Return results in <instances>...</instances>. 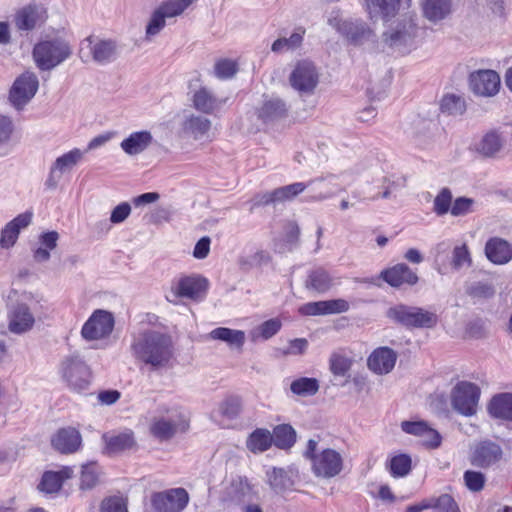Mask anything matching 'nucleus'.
I'll return each instance as SVG.
<instances>
[{"instance_id":"f3484780","label":"nucleus","mask_w":512,"mask_h":512,"mask_svg":"<svg viewBox=\"0 0 512 512\" xmlns=\"http://www.w3.org/2000/svg\"><path fill=\"white\" fill-rule=\"evenodd\" d=\"M469 84L476 95L492 97L499 92L501 81L494 70H478L470 74Z\"/></svg>"},{"instance_id":"4be33fe9","label":"nucleus","mask_w":512,"mask_h":512,"mask_svg":"<svg viewBox=\"0 0 512 512\" xmlns=\"http://www.w3.org/2000/svg\"><path fill=\"white\" fill-rule=\"evenodd\" d=\"M46 20L45 10L38 5H28L17 11L14 23L20 31H31Z\"/></svg>"},{"instance_id":"bb28decb","label":"nucleus","mask_w":512,"mask_h":512,"mask_svg":"<svg viewBox=\"0 0 512 512\" xmlns=\"http://www.w3.org/2000/svg\"><path fill=\"white\" fill-rule=\"evenodd\" d=\"M381 275L393 287H399L403 284L414 285L418 281L416 273L403 263L384 270Z\"/></svg>"},{"instance_id":"ddd939ff","label":"nucleus","mask_w":512,"mask_h":512,"mask_svg":"<svg viewBox=\"0 0 512 512\" xmlns=\"http://www.w3.org/2000/svg\"><path fill=\"white\" fill-rule=\"evenodd\" d=\"M254 491L247 478L242 476L231 477L226 481L220 492V500L226 508L239 506L253 499Z\"/></svg>"},{"instance_id":"9d476101","label":"nucleus","mask_w":512,"mask_h":512,"mask_svg":"<svg viewBox=\"0 0 512 512\" xmlns=\"http://www.w3.org/2000/svg\"><path fill=\"white\" fill-rule=\"evenodd\" d=\"M328 24L344 36L351 44L362 45L375 40V33L362 20H343L339 17V14L336 13L329 17Z\"/></svg>"},{"instance_id":"37998d69","label":"nucleus","mask_w":512,"mask_h":512,"mask_svg":"<svg viewBox=\"0 0 512 512\" xmlns=\"http://www.w3.org/2000/svg\"><path fill=\"white\" fill-rule=\"evenodd\" d=\"M193 102L197 110L210 114L220 108L225 99H218L208 89L201 88L194 94Z\"/></svg>"},{"instance_id":"a19ab883","label":"nucleus","mask_w":512,"mask_h":512,"mask_svg":"<svg viewBox=\"0 0 512 512\" xmlns=\"http://www.w3.org/2000/svg\"><path fill=\"white\" fill-rule=\"evenodd\" d=\"M210 337L214 340H220L227 343L230 347L242 349L246 334L242 330H235L226 327H218L210 332Z\"/></svg>"},{"instance_id":"cd10ccee","label":"nucleus","mask_w":512,"mask_h":512,"mask_svg":"<svg viewBox=\"0 0 512 512\" xmlns=\"http://www.w3.org/2000/svg\"><path fill=\"white\" fill-rule=\"evenodd\" d=\"M365 4L371 19L381 17L386 22L395 17L400 8V0H365Z\"/></svg>"},{"instance_id":"680f3d73","label":"nucleus","mask_w":512,"mask_h":512,"mask_svg":"<svg viewBox=\"0 0 512 512\" xmlns=\"http://www.w3.org/2000/svg\"><path fill=\"white\" fill-rule=\"evenodd\" d=\"M433 512H460L454 499L448 494H442L435 498Z\"/></svg>"},{"instance_id":"603ef678","label":"nucleus","mask_w":512,"mask_h":512,"mask_svg":"<svg viewBox=\"0 0 512 512\" xmlns=\"http://www.w3.org/2000/svg\"><path fill=\"white\" fill-rule=\"evenodd\" d=\"M307 189L304 182H295L286 186L276 188L277 200L279 203L291 201Z\"/></svg>"},{"instance_id":"bf43d9fd","label":"nucleus","mask_w":512,"mask_h":512,"mask_svg":"<svg viewBox=\"0 0 512 512\" xmlns=\"http://www.w3.org/2000/svg\"><path fill=\"white\" fill-rule=\"evenodd\" d=\"M474 200L468 197H458L451 207V215L455 217L465 216L473 212Z\"/></svg>"},{"instance_id":"a18cd8bd","label":"nucleus","mask_w":512,"mask_h":512,"mask_svg":"<svg viewBox=\"0 0 512 512\" xmlns=\"http://www.w3.org/2000/svg\"><path fill=\"white\" fill-rule=\"evenodd\" d=\"M282 323L278 318L269 319L250 331V338L253 342L268 340L276 335L281 329Z\"/></svg>"},{"instance_id":"6e6552de","label":"nucleus","mask_w":512,"mask_h":512,"mask_svg":"<svg viewBox=\"0 0 512 512\" xmlns=\"http://www.w3.org/2000/svg\"><path fill=\"white\" fill-rule=\"evenodd\" d=\"M60 373L69 389L75 392L86 390L90 384V370L84 360L77 354L63 359Z\"/></svg>"},{"instance_id":"393cba45","label":"nucleus","mask_w":512,"mask_h":512,"mask_svg":"<svg viewBox=\"0 0 512 512\" xmlns=\"http://www.w3.org/2000/svg\"><path fill=\"white\" fill-rule=\"evenodd\" d=\"M103 440L108 454H118L135 446L134 433L129 429L106 433Z\"/></svg>"},{"instance_id":"dca6fc26","label":"nucleus","mask_w":512,"mask_h":512,"mask_svg":"<svg viewBox=\"0 0 512 512\" xmlns=\"http://www.w3.org/2000/svg\"><path fill=\"white\" fill-rule=\"evenodd\" d=\"M38 87L39 81L35 73L27 71L21 74L16 78L10 90L9 99L12 105L21 109L34 97Z\"/></svg>"},{"instance_id":"c756f323","label":"nucleus","mask_w":512,"mask_h":512,"mask_svg":"<svg viewBox=\"0 0 512 512\" xmlns=\"http://www.w3.org/2000/svg\"><path fill=\"white\" fill-rule=\"evenodd\" d=\"M73 470L70 467H63L58 471H47L43 474L39 484L40 491L46 494L58 492L63 482L72 477Z\"/></svg>"},{"instance_id":"f03ea898","label":"nucleus","mask_w":512,"mask_h":512,"mask_svg":"<svg viewBox=\"0 0 512 512\" xmlns=\"http://www.w3.org/2000/svg\"><path fill=\"white\" fill-rule=\"evenodd\" d=\"M318 442L310 439L307 443L304 457L311 462V470L316 477L333 478L343 469V457L334 449L326 448L317 451Z\"/></svg>"},{"instance_id":"e2e57ef3","label":"nucleus","mask_w":512,"mask_h":512,"mask_svg":"<svg viewBox=\"0 0 512 512\" xmlns=\"http://www.w3.org/2000/svg\"><path fill=\"white\" fill-rule=\"evenodd\" d=\"M165 20H166V17H164V15L161 14L158 11V9H156L153 12L151 19L146 27V36L152 37V36L157 35L165 27V24H166Z\"/></svg>"},{"instance_id":"58836bf2","label":"nucleus","mask_w":512,"mask_h":512,"mask_svg":"<svg viewBox=\"0 0 512 512\" xmlns=\"http://www.w3.org/2000/svg\"><path fill=\"white\" fill-rule=\"evenodd\" d=\"M266 476L271 489L276 493H283L290 490L294 485V480L289 471L284 468L273 467L267 470Z\"/></svg>"},{"instance_id":"4468645a","label":"nucleus","mask_w":512,"mask_h":512,"mask_svg":"<svg viewBox=\"0 0 512 512\" xmlns=\"http://www.w3.org/2000/svg\"><path fill=\"white\" fill-rule=\"evenodd\" d=\"M114 324L115 320L111 312L98 309L82 326L81 335L87 341L105 339L112 333Z\"/></svg>"},{"instance_id":"e433bc0d","label":"nucleus","mask_w":512,"mask_h":512,"mask_svg":"<svg viewBox=\"0 0 512 512\" xmlns=\"http://www.w3.org/2000/svg\"><path fill=\"white\" fill-rule=\"evenodd\" d=\"M306 30L304 27H296L289 37H280L271 45V51L277 54L295 51L303 44Z\"/></svg>"},{"instance_id":"a211bd4d","label":"nucleus","mask_w":512,"mask_h":512,"mask_svg":"<svg viewBox=\"0 0 512 512\" xmlns=\"http://www.w3.org/2000/svg\"><path fill=\"white\" fill-rule=\"evenodd\" d=\"M503 455L501 447L492 441H481L475 445L471 452L470 462L479 468H488L496 464Z\"/></svg>"},{"instance_id":"f8f14e48","label":"nucleus","mask_w":512,"mask_h":512,"mask_svg":"<svg viewBox=\"0 0 512 512\" xmlns=\"http://www.w3.org/2000/svg\"><path fill=\"white\" fill-rule=\"evenodd\" d=\"M289 83L300 95H311L319 83V71L313 62L300 60L289 75Z\"/></svg>"},{"instance_id":"864d4df0","label":"nucleus","mask_w":512,"mask_h":512,"mask_svg":"<svg viewBox=\"0 0 512 512\" xmlns=\"http://www.w3.org/2000/svg\"><path fill=\"white\" fill-rule=\"evenodd\" d=\"M191 4V0H169L162 3L157 9L166 18H172L183 13Z\"/></svg>"},{"instance_id":"052dcab7","label":"nucleus","mask_w":512,"mask_h":512,"mask_svg":"<svg viewBox=\"0 0 512 512\" xmlns=\"http://www.w3.org/2000/svg\"><path fill=\"white\" fill-rule=\"evenodd\" d=\"M464 482L470 491H481L485 484V476L478 471L467 470L464 473Z\"/></svg>"},{"instance_id":"b1692460","label":"nucleus","mask_w":512,"mask_h":512,"mask_svg":"<svg viewBox=\"0 0 512 512\" xmlns=\"http://www.w3.org/2000/svg\"><path fill=\"white\" fill-rule=\"evenodd\" d=\"M82 438L74 428H62L52 438L51 443L55 450L63 454L76 452L81 446Z\"/></svg>"},{"instance_id":"79ce46f5","label":"nucleus","mask_w":512,"mask_h":512,"mask_svg":"<svg viewBox=\"0 0 512 512\" xmlns=\"http://www.w3.org/2000/svg\"><path fill=\"white\" fill-rule=\"evenodd\" d=\"M272 444V434L264 428L255 429L246 440L247 449L254 454L267 451Z\"/></svg>"},{"instance_id":"6ab92c4d","label":"nucleus","mask_w":512,"mask_h":512,"mask_svg":"<svg viewBox=\"0 0 512 512\" xmlns=\"http://www.w3.org/2000/svg\"><path fill=\"white\" fill-rule=\"evenodd\" d=\"M417 32V27L412 19H404L395 26L390 27L383 34L384 41L391 47L410 45Z\"/></svg>"},{"instance_id":"412c9836","label":"nucleus","mask_w":512,"mask_h":512,"mask_svg":"<svg viewBox=\"0 0 512 512\" xmlns=\"http://www.w3.org/2000/svg\"><path fill=\"white\" fill-rule=\"evenodd\" d=\"M32 217L33 213L26 211L9 221L1 230L0 247L6 250L12 248L18 240L21 230L31 224Z\"/></svg>"},{"instance_id":"0eeeda50","label":"nucleus","mask_w":512,"mask_h":512,"mask_svg":"<svg viewBox=\"0 0 512 512\" xmlns=\"http://www.w3.org/2000/svg\"><path fill=\"white\" fill-rule=\"evenodd\" d=\"M208 289V280L200 275L182 276L171 284L166 299L171 303H177L179 298L194 301L204 299Z\"/></svg>"},{"instance_id":"8fccbe9b","label":"nucleus","mask_w":512,"mask_h":512,"mask_svg":"<svg viewBox=\"0 0 512 512\" xmlns=\"http://www.w3.org/2000/svg\"><path fill=\"white\" fill-rule=\"evenodd\" d=\"M290 389L298 396H312L318 392L319 383L315 378L301 377L291 383Z\"/></svg>"},{"instance_id":"39448f33","label":"nucleus","mask_w":512,"mask_h":512,"mask_svg":"<svg viewBox=\"0 0 512 512\" xmlns=\"http://www.w3.org/2000/svg\"><path fill=\"white\" fill-rule=\"evenodd\" d=\"M166 415L154 417L150 424L151 434L160 441L173 438L177 433L186 432L189 418L180 408H161Z\"/></svg>"},{"instance_id":"0e129e2a","label":"nucleus","mask_w":512,"mask_h":512,"mask_svg":"<svg viewBox=\"0 0 512 512\" xmlns=\"http://www.w3.org/2000/svg\"><path fill=\"white\" fill-rule=\"evenodd\" d=\"M302 315H329L327 300L318 302H309L299 308Z\"/></svg>"},{"instance_id":"4d7b16f0","label":"nucleus","mask_w":512,"mask_h":512,"mask_svg":"<svg viewBox=\"0 0 512 512\" xmlns=\"http://www.w3.org/2000/svg\"><path fill=\"white\" fill-rule=\"evenodd\" d=\"M237 72V63L231 59H220L215 63L214 73L219 79H228Z\"/></svg>"},{"instance_id":"473e14b6","label":"nucleus","mask_w":512,"mask_h":512,"mask_svg":"<svg viewBox=\"0 0 512 512\" xmlns=\"http://www.w3.org/2000/svg\"><path fill=\"white\" fill-rule=\"evenodd\" d=\"M241 411V399L237 396H229L219 403L218 408L211 412V419L222 424V419L233 420Z\"/></svg>"},{"instance_id":"13d9d810","label":"nucleus","mask_w":512,"mask_h":512,"mask_svg":"<svg viewBox=\"0 0 512 512\" xmlns=\"http://www.w3.org/2000/svg\"><path fill=\"white\" fill-rule=\"evenodd\" d=\"M451 264L456 270L471 265V257L465 244L454 248Z\"/></svg>"},{"instance_id":"20e7f679","label":"nucleus","mask_w":512,"mask_h":512,"mask_svg":"<svg viewBox=\"0 0 512 512\" xmlns=\"http://www.w3.org/2000/svg\"><path fill=\"white\" fill-rule=\"evenodd\" d=\"M353 181L348 172L338 175L327 174L309 180L306 185L309 193L305 197L306 202H318L334 197L339 191H344Z\"/></svg>"},{"instance_id":"c9c22d12","label":"nucleus","mask_w":512,"mask_h":512,"mask_svg":"<svg viewBox=\"0 0 512 512\" xmlns=\"http://www.w3.org/2000/svg\"><path fill=\"white\" fill-rule=\"evenodd\" d=\"M451 8V0H424L422 2L424 17L433 23L445 19L451 13Z\"/></svg>"},{"instance_id":"de8ad7c7","label":"nucleus","mask_w":512,"mask_h":512,"mask_svg":"<svg viewBox=\"0 0 512 512\" xmlns=\"http://www.w3.org/2000/svg\"><path fill=\"white\" fill-rule=\"evenodd\" d=\"M210 128V120L203 116H190L184 123L185 131L191 133L195 139L205 136Z\"/></svg>"},{"instance_id":"7ed1b4c3","label":"nucleus","mask_w":512,"mask_h":512,"mask_svg":"<svg viewBox=\"0 0 512 512\" xmlns=\"http://www.w3.org/2000/svg\"><path fill=\"white\" fill-rule=\"evenodd\" d=\"M72 55V48L62 37H54L37 43L33 58L40 70L49 71L66 61Z\"/></svg>"},{"instance_id":"49530a36","label":"nucleus","mask_w":512,"mask_h":512,"mask_svg":"<svg viewBox=\"0 0 512 512\" xmlns=\"http://www.w3.org/2000/svg\"><path fill=\"white\" fill-rule=\"evenodd\" d=\"M83 154L84 153L80 149L74 148L58 157L54 161L52 167L63 175L64 173L71 171L77 165V163L82 159Z\"/></svg>"},{"instance_id":"4c0bfd02","label":"nucleus","mask_w":512,"mask_h":512,"mask_svg":"<svg viewBox=\"0 0 512 512\" xmlns=\"http://www.w3.org/2000/svg\"><path fill=\"white\" fill-rule=\"evenodd\" d=\"M353 359L346 349L333 351L329 358L330 371L334 376L345 377L348 375Z\"/></svg>"},{"instance_id":"f704fd0d","label":"nucleus","mask_w":512,"mask_h":512,"mask_svg":"<svg viewBox=\"0 0 512 512\" xmlns=\"http://www.w3.org/2000/svg\"><path fill=\"white\" fill-rule=\"evenodd\" d=\"M487 410L493 418L512 421V393L493 396Z\"/></svg>"},{"instance_id":"a878e982","label":"nucleus","mask_w":512,"mask_h":512,"mask_svg":"<svg viewBox=\"0 0 512 512\" xmlns=\"http://www.w3.org/2000/svg\"><path fill=\"white\" fill-rule=\"evenodd\" d=\"M485 254L492 263L503 265L512 259V247L506 240L493 237L485 245Z\"/></svg>"},{"instance_id":"1a4fd4ad","label":"nucleus","mask_w":512,"mask_h":512,"mask_svg":"<svg viewBox=\"0 0 512 512\" xmlns=\"http://www.w3.org/2000/svg\"><path fill=\"white\" fill-rule=\"evenodd\" d=\"M387 316L406 327L413 328H432L438 322V317L435 313L423 308L406 305L391 307L387 312Z\"/></svg>"},{"instance_id":"ea45409f","label":"nucleus","mask_w":512,"mask_h":512,"mask_svg":"<svg viewBox=\"0 0 512 512\" xmlns=\"http://www.w3.org/2000/svg\"><path fill=\"white\" fill-rule=\"evenodd\" d=\"M287 113V107L280 98L266 100L258 111V116L264 122H273L283 118Z\"/></svg>"},{"instance_id":"c03bdc74","label":"nucleus","mask_w":512,"mask_h":512,"mask_svg":"<svg viewBox=\"0 0 512 512\" xmlns=\"http://www.w3.org/2000/svg\"><path fill=\"white\" fill-rule=\"evenodd\" d=\"M273 444L280 449H289L296 442V431L289 424H280L273 429Z\"/></svg>"},{"instance_id":"338daca9","label":"nucleus","mask_w":512,"mask_h":512,"mask_svg":"<svg viewBox=\"0 0 512 512\" xmlns=\"http://www.w3.org/2000/svg\"><path fill=\"white\" fill-rule=\"evenodd\" d=\"M131 213V206L128 202L118 204L111 212L110 221L113 224L124 222Z\"/></svg>"},{"instance_id":"f257e3e1","label":"nucleus","mask_w":512,"mask_h":512,"mask_svg":"<svg viewBox=\"0 0 512 512\" xmlns=\"http://www.w3.org/2000/svg\"><path fill=\"white\" fill-rule=\"evenodd\" d=\"M130 351L134 359L152 372H163L173 368L176 349L170 334L145 329L132 337Z\"/></svg>"},{"instance_id":"72a5a7b5","label":"nucleus","mask_w":512,"mask_h":512,"mask_svg":"<svg viewBox=\"0 0 512 512\" xmlns=\"http://www.w3.org/2000/svg\"><path fill=\"white\" fill-rule=\"evenodd\" d=\"M334 277L324 268L312 269L307 276L305 286L308 290L325 293L334 286Z\"/></svg>"},{"instance_id":"3c124183","label":"nucleus","mask_w":512,"mask_h":512,"mask_svg":"<svg viewBox=\"0 0 512 512\" xmlns=\"http://www.w3.org/2000/svg\"><path fill=\"white\" fill-rule=\"evenodd\" d=\"M411 458L407 454L395 455L390 459L389 471L395 478L405 477L411 471Z\"/></svg>"},{"instance_id":"5fc2aeb1","label":"nucleus","mask_w":512,"mask_h":512,"mask_svg":"<svg viewBox=\"0 0 512 512\" xmlns=\"http://www.w3.org/2000/svg\"><path fill=\"white\" fill-rule=\"evenodd\" d=\"M452 207V192L449 188H442L434 199L433 211L438 216H443L449 211L451 212Z\"/></svg>"},{"instance_id":"6e6d98bb","label":"nucleus","mask_w":512,"mask_h":512,"mask_svg":"<svg viewBox=\"0 0 512 512\" xmlns=\"http://www.w3.org/2000/svg\"><path fill=\"white\" fill-rule=\"evenodd\" d=\"M100 470L96 463H88L82 466L81 488L91 489L99 480Z\"/></svg>"},{"instance_id":"c85d7f7f","label":"nucleus","mask_w":512,"mask_h":512,"mask_svg":"<svg viewBox=\"0 0 512 512\" xmlns=\"http://www.w3.org/2000/svg\"><path fill=\"white\" fill-rule=\"evenodd\" d=\"M505 141L506 139L500 131L490 130L482 136L476 145V151L484 157L493 158L502 150Z\"/></svg>"},{"instance_id":"7c9ffc66","label":"nucleus","mask_w":512,"mask_h":512,"mask_svg":"<svg viewBox=\"0 0 512 512\" xmlns=\"http://www.w3.org/2000/svg\"><path fill=\"white\" fill-rule=\"evenodd\" d=\"M58 240L59 233L56 231H47L40 234L37 247L32 249L35 262H47L51 257L50 251L57 247Z\"/></svg>"},{"instance_id":"09e8293b","label":"nucleus","mask_w":512,"mask_h":512,"mask_svg":"<svg viewBox=\"0 0 512 512\" xmlns=\"http://www.w3.org/2000/svg\"><path fill=\"white\" fill-rule=\"evenodd\" d=\"M440 109L448 115H462L466 110L465 100L459 95L447 94L441 99Z\"/></svg>"},{"instance_id":"423d86ee","label":"nucleus","mask_w":512,"mask_h":512,"mask_svg":"<svg viewBox=\"0 0 512 512\" xmlns=\"http://www.w3.org/2000/svg\"><path fill=\"white\" fill-rule=\"evenodd\" d=\"M118 55V45L111 39L89 36L81 43L80 57L83 62L92 60L97 64L106 65L115 61Z\"/></svg>"},{"instance_id":"9b49d317","label":"nucleus","mask_w":512,"mask_h":512,"mask_svg":"<svg viewBox=\"0 0 512 512\" xmlns=\"http://www.w3.org/2000/svg\"><path fill=\"white\" fill-rule=\"evenodd\" d=\"M479 398V387L467 381L457 383L451 392V404L453 409L466 417L476 414Z\"/></svg>"},{"instance_id":"aec40b11","label":"nucleus","mask_w":512,"mask_h":512,"mask_svg":"<svg viewBox=\"0 0 512 512\" xmlns=\"http://www.w3.org/2000/svg\"><path fill=\"white\" fill-rule=\"evenodd\" d=\"M35 318L25 303L12 304L8 308V329L14 334H23L32 329Z\"/></svg>"},{"instance_id":"774afa93","label":"nucleus","mask_w":512,"mask_h":512,"mask_svg":"<svg viewBox=\"0 0 512 512\" xmlns=\"http://www.w3.org/2000/svg\"><path fill=\"white\" fill-rule=\"evenodd\" d=\"M468 293L474 297L488 298L494 294V289L488 283L476 282L468 288Z\"/></svg>"},{"instance_id":"5701e85b","label":"nucleus","mask_w":512,"mask_h":512,"mask_svg":"<svg viewBox=\"0 0 512 512\" xmlns=\"http://www.w3.org/2000/svg\"><path fill=\"white\" fill-rule=\"evenodd\" d=\"M397 354L389 347H379L368 357L367 364L371 371L383 375L389 373L395 366Z\"/></svg>"},{"instance_id":"2f4dec72","label":"nucleus","mask_w":512,"mask_h":512,"mask_svg":"<svg viewBox=\"0 0 512 512\" xmlns=\"http://www.w3.org/2000/svg\"><path fill=\"white\" fill-rule=\"evenodd\" d=\"M152 140L153 137L149 131H137L125 138L120 147L130 156L138 155L148 148Z\"/></svg>"},{"instance_id":"69168bd1","label":"nucleus","mask_w":512,"mask_h":512,"mask_svg":"<svg viewBox=\"0 0 512 512\" xmlns=\"http://www.w3.org/2000/svg\"><path fill=\"white\" fill-rule=\"evenodd\" d=\"M101 512H127V506L122 497H109L103 500Z\"/></svg>"},{"instance_id":"2eb2a0df","label":"nucleus","mask_w":512,"mask_h":512,"mask_svg":"<svg viewBox=\"0 0 512 512\" xmlns=\"http://www.w3.org/2000/svg\"><path fill=\"white\" fill-rule=\"evenodd\" d=\"M189 502V494L184 488H172L154 493L151 504L156 512H181Z\"/></svg>"}]
</instances>
